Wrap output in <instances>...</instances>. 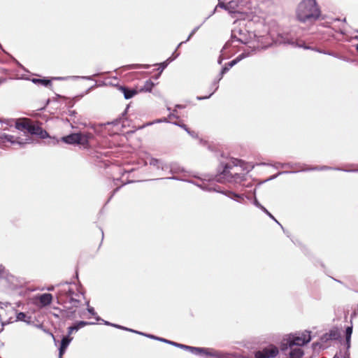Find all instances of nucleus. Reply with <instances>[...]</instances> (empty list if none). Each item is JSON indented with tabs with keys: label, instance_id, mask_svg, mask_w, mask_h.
<instances>
[{
	"label": "nucleus",
	"instance_id": "obj_1",
	"mask_svg": "<svg viewBox=\"0 0 358 358\" xmlns=\"http://www.w3.org/2000/svg\"><path fill=\"white\" fill-rule=\"evenodd\" d=\"M252 169V166H248L244 162L233 159L225 164L217 180L220 182L224 180L230 182H240L244 180L245 173Z\"/></svg>",
	"mask_w": 358,
	"mask_h": 358
},
{
	"label": "nucleus",
	"instance_id": "obj_2",
	"mask_svg": "<svg viewBox=\"0 0 358 358\" xmlns=\"http://www.w3.org/2000/svg\"><path fill=\"white\" fill-rule=\"evenodd\" d=\"M321 15V10L316 0H302L296 10L297 20L303 23L313 22Z\"/></svg>",
	"mask_w": 358,
	"mask_h": 358
},
{
	"label": "nucleus",
	"instance_id": "obj_3",
	"mask_svg": "<svg viewBox=\"0 0 358 358\" xmlns=\"http://www.w3.org/2000/svg\"><path fill=\"white\" fill-rule=\"evenodd\" d=\"M311 340L310 332L305 331L296 334L285 336L281 343V350H285L288 348H294V346H303Z\"/></svg>",
	"mask_w": 358,
	"mask_h": 358
},
{
	"label": "nucleus",
	"instance_id": "obj_4",
	"mask_svg": "<svg viewBox=\"0 0 358 358\" xmlns=\"http://www.w3.org/2000/svg\"><path fill=\"white\" fill-rule=\"evenodd\" d=\"M92 138L93 134L90 132H78L64 136L62 139L67 144H78L85 146L88 144L89 141Z\"/></svg>",
	"mask_w": 358,
	"mask_h": 358
},
{
	"label": "nucleus",
	"instance_id": "obj_5",
	"mask_svg": "<svg viewBox=\"0 0 358 358\" xmlns=\"http://www.w3.org/2000/svg\"><path fill=\"white\" fill-rule=\"evenodd\" d=\"M280 43L290 45L293 47H299L303 48L304 49H310L308 46L304 45L303 41L301 40H298L296 37H294L291 34H287L281 36Z\"/></svg>",
	"mask_w": 358,
	"mask_h": 358
},
{
	"label": "nucleus",
	"instance_id": "obj_6",
	"mask_svg": "<svg viewBox=\"0 0 358 358\" xmlns=\"http://www.w3.org/2000/svg\"><path fill=\"white\" fill-rule=\"evenodd\" d=\"M10 311L12 314L16 315V319L15 320V321H22L27 324H29L31 322V317L27 315L24 313H17L13 308H10ZM13 322L14 320H13V317H10L6 322L2 321V325L3 326L6 324L12 323Z\"/></svg>",
	"mask_w": 358,
	"mask_h": 358
},
{
	"label": "nucleus",
	"instance_id": "obj_7",
	"mask_svg": "<svg viewBox=\"0 0 358 358\" xmlns=\"http://www.w3.org/2000/svg\"><path fill=\"white\" fill-rule=\"evenodd\" d=\"M199 187H201L202 189L203 190H206V191H215V192H221L223 194L226 195L227 196H228L229 198L234 200V199H236V198H241V196H238V194H236L235 192H233L231 191H224V192H221L218 189H216L215 188H213L211 187H209L208 185H206L204 182H203L202 184H199L197 185Z\"/></svg>",
	"mask_w": 358,
	"mask_h": 358
},
{
	"label": "nucleus",
	"instance_id": "obj_8",
	"mask_svg": "<svg viewBox=\"0 0 358 358\" xmlns=\"http://www.w3.org/2000/svg\"><path fill=\"white\" fill-rule=\"evenodd\" d=\"M27 131L30 134L38 136L41 138H45L46 137L48 136V133L45 131L43 130V129L41 127L36 124H34L31 122H30Z\"/></svg>",
	"mask_w": 358,
	"mask_h": 358
},
{
	"label": "nucleus",
	"instance_id": "obj_9",
	"mask_svg": "<svg viewBox=\"0 0 358 358\" xmlns=\"http://www.w3.org/2000/svg\"><path fill=\"white\" fill-rule=\"evenodd\" d=\"M1 136H3V141H1V143H3V142H5V141H6L8 142L11 143L12 144L18 143L20 145H24L26 143H30L31 142V138L29 137L25 139V141H23L22 139H20V138H15V136H13L5 134H1Z\"/></svg>",
	"mask_w": 358,
	"mask_h": 358
},
{
	"label": "nucleus",
	"instance_id": "obj_10",
	"mask_svg": "<svg viewBox=\"0 0 358 358\" xmlns=\"http://www.w3.org/2000/svg\"><path fill=\"white\" fill-rule=\"evenodd\" d=\"M71 340H72V338H70L69 336H64L62 338V342H61V345H60V348H59V355H60V357H62V355H64V353L66 351V348L68 347V345L71 343Z\"/></svg>",
	"mask_w": 358,
	"mask_h": 358
},
{
	"label": "nucleus",
	"instance_id": "obj_11",
	"mask_svg": "<svg viewBox=\"0 0 358 358\" xmlns=\"http://www.w3.org/2000/svg\"><path fill=\"white\" fill-rule=\"evenodd\" d=\"M41 306H45L51 303L52 296L50 294H43L38 297Z\"/></svg>",
	"mask_w": 358,
	"mask_h": 358
},
{
	"label": "nucleus",
	"instance_id": "obj_12",
	"mask_svg": "<svg viewBox=\"0 0 358 358\" xmlns=\"http://www.w3.org/2000/svg\"><path fill=\"white\" fill-rule=\"evenodd\" d=\"M303 351L299 348H290L289 357L287 358H301Z\"/></svg>",
	"mask_w": 358,
	"mask_h": 358
},
{
	"label": "nucleus",
	"instance_id": "obj_13",
	"mask_svg": "<svg viewBox=\"0 0 358 358\" xmlns=\"http://www.w3.org/2000/svg\"><path fill=\"white\" fill-rule=\"evenodd\" d=\"M201 356L208 357H219L220 353L210 348H203V351H201Z\"/></svg>",
	"mask_w": 358,
	"mask_h": 358
},
{
	"label": "nucleus",
	"instance_id": "obj_14",
	"mask_svg": "<svg viewBox=\"0 0 358 358\" xmlns=\"http://www.w3.org/2000/svg\"><path fill=\"white\" fill-rule=\"evenodd\" d=\"M30 122H31L29 120H17L15 124L16 129L18 130L27 131Z\"/></svg>",
	"mask_w": 358,
	"mask_h": 358
},
{
	"label": "nucleus",
	"instance_id": "obj_15",
	"mask_svg": "<svg viewBox=\"0 0 358 358\" xmlns=\"http://www.w3.org/2000/svg\"><path fill=\"white\" fill-rule=\"evenodd\" d=\"M266 355H267V358L275 357L278 354V349L275 346H270L268 348H264Z\"/></svg>",
	"mask_w": 358,
	"mask_h": 358
},
{
	"label": "nucleus",
	"instance_id": "obj_16",
	"mask_svg": "<svg viewBox=\"0 0 358 358\" xmlns=\"http://www.w3.org/2000/svg\"><path fill=\"white\" fill-rule=\"evenodd\" d=\"M120 90L123 93L124 96L126 99H131L137 94V92L136 90H129L124 87H121Z\"/></svg>",
	"mask_w": 358,
	"mask_h": 358
},
{
	"label": "nucleus",
	"instance_id": "obj_17",
	"mask_svg": "<svg viewBox=\"0 0 358 358\" xmlns=\"http://www.w3.org/2000/svg\"><path fill=\"white\" fill-rule=\"evenodd\" d=\"M352 334V327H348L345 330V337H346V348L348 350L350 347V338Z\"/></svg>",
	"mask_w": 358,
	"mask_h": 358
},
{
	"label": "nucleus",
	"instance_id": "obj_18",
	"mask_svg": "<svg viewBox=\"0 0 358 358\" xmlns=\"http://www.w3.org/2000/svg\"><path fill=\"white\" fill-rule=\"evenodd\" d=\"M149 163L151 166H155L157 169H164L163 162L160 159L151 158Z\"/></svg>",
	"mask_w": 358,
	"mask_h": 358
},
{
	"label": "nucleus",
	"instance_id": "obj_19",
	"mask_svg": "<svg viewBox=\"0 0 358 358\" xmlns=\"http://www.w3.org/2000/svg\"><path fill=\"white\" fill-rule=\"evenodd\" d=\"M154 86L155 84L151 80H146L143 87L141 89V91L150 92Z\"/></svg>",
	"mask_w": 358,
	"mask_h": 358
},
{
	"label": "nucleus",
	"instance_id": "obj_20",
	"mask_svg": "<svg viewBox=\"0 0 358 358\" xmlns=\"http://www.w3.org/2000/svg\"><path fill=\"white\" fill-rule=\"evenodd\" d=\"M94 323H92V322H84V321H80V322H77L76 324H75L74 325L72 326V327L73 328V329L75 330V331H77L78 330H79L80 329L87 326V325H90V324H94Z\"/></svg>",
	"mask_w": 358,
	"mask_h": 358
},
{
	"label": "nucleus",
	"instance_id": "obj_21",
	"mask_svg": "<svg viewBox=\"0 0 358 358\" xmlns=\"http://www.w3.org/2000/svg\"><path fill=\"white\" fill-rule=\"evenodd\" d=\"M178 56V54H176L173 57H169L166 62L159 64V65L160 67L159 68V70H160L159 73H161L164 69L167 66L168 64L173 60H174Z\"/></svg>",
	"mask_w": 358,
	"mask_h": 358
},
{
	"label": "nucleus",
	"instance_id": "obj_22",
	"mask_svg": "<svg viewBox=\"0 0 358 358\" xmlns=\"http://www.w3.org/2000/svg\"><path fill=\"white\" fill-rule=\"evenodd\" d=\"M31 81L35 84L42 85L44 86H48L50 85V80L46 79L33 78Z\"/></svg>",
	"mask_w": 358,
	"mask_h": 358
},
{
	"label": "nucleus",
	"instance_id": "obj_23",
	"mask_svg": "<svg viewBox=\"0 0 358 358\" xmlns=\"http://www.w3.org/2000/svg\"><path fill=\"white\" fill-rule=\"evenodd\" d=\"M220 80H217V81H214L212 84V87H213V91L212 92V93L209 95V96H197L196 99L198 100H203V99H208L209 98L219 87V85H218V83H219Z\"/></svg>",
	"mask_w": 358,
	"mask_h": 358
},
{
	"label": "nucleus",
	"instance_id": "obj_24",
	"mask_svg": "<svg viewBox=\"0 0 358 358\" xmlns=\"http://www.w3.org/2000/svg\"><path fill=\"white\" fill-rule=\"evenodd\" d=\"M69 78H73V79H77V78H81L85 80H91V76H71V77H57L55 78L54 79L58 80H68Z\"/></svg>",
	"mask_w": 358,
	"mask_h": 358
},
{
	"label": "nucleus",
	"instance_id": "obj_25",
	"mask_svg": "<svg viewBox=\"0 0 358 358\" xmlns=\"http://www.w3.org/2000/svg\"><path fill=\"white\" fill-rule=\"evenodd\" d=\"M237 31L236 30L232 31L231 37L234 39H236L238 41H240L241 43H246L244 38L242 36V34L241 32H238V35H237Z\"/></svg>",
	"mask_w": 358,
	"mask_h": 358
},
{
	"label": "nucleus",
	"instance_id": "obj_26",
	"mask_svg": "<svg viewBox=\"0 0 358 358\" xmlns=\"http://www.w3.org/2000/svg\"><path fill=\"white\" fill-rule=\"evenodd\" d=\"M187 350H189L190 352H192L194 355H200L201 351H203V348L188 346L187 348Z\"/></svg>",
	"mask_w": 358,
	"mask_h": 358
},
{
	"label": "nucleus",
	"instance_id": "obj_27",
	"mask_svg": "<svg viewBox=\"0 0 358 358\" xmlns=\"http://www.w3.org/2000/svg\"><path fill=\"white\" fill-rule=\"evenodd\" d=\"M199 29V27H195L192 31V32L190 33V34L189 35L188 38H187V40L185 41H182L181 43H180L177 47V48H180L181 46V45L184 43H186L187 41H188L191 38L192 36L197 31V30Z\"/></svg>",
	"mask_w": 358,
	"mask_h": 358
},
{
	"label": "nucleus",
	"instance_id": "obj_28",
	"mask_svg": "<svg viewBox=\"0 0 358 358\" xmlns=\"http://www.w3.org/2000/svg\"><path fill=\"white\" fill-rule=\"evenodd\" d=\"M326 337L330 338L331 340H335L338 337V334L336 331H331L329 333L326 334Z\"/></svg>",
	"mask_w": 358,
	"mask_h": 358
},
{
	"label": "nucleus",
	"instance_id": "obj_29",
	"mask_svg": "<svg viewBox=\"0 0 358 358\" xmlns=\"http://www.w3.org/2000/svg\"><path fill=\"white\" fill-rule=\"evenodd\" d=\"M255 358H267L264 349L255 353Z\"/></svg>",
	"mask_w": 358,
	"mask_h": 358
},
{
	"label": "nucleus",
	"instance_id": "obj_30",
	"mask_svg": "<svg viewBox=\"0 0 358 358\" xmlns=\"http://www.w3.org/2000/svg\"><path fill=\"white\" fill-rule=\"evenodd\" d=\"M243 58V56L242 55H239L237 58H236L235 59L231 61L229 64H228V66L229 68H231L233 66H234L235 64H236L241 59Z\"/></svg>",
	"mask_w": 358,
	"mask_h": 358
},
{
	"label": "nucleus",
	"instance_id": "obj_31",
	"mask_svg": "<svg viewBox=\"0 0 358 358\" xmlns=\"http://www.w3.org/2000/svg\"><path fill=\"white\" fill-rule=\"evenodd\" d=\"M129 331H132V332H135V333H136V334H141V335H144V336H147V337H148V338H153V339H156V340H157V338H158V337L155 336H153V335L145 334H143V333H141V332H138V331H134V330H132V329H129Z\"/></svg>",
	"mask_w": 358,
	"mask_h": 358
},
{
	"label": "nucleus",
	"instance_id": "obj_32",
	"mask_svg": "<svg viewBox=\"0 0 358 358\" xmlns=\"http://www.w3.org/2000/svg\"><path fill=\"white\" fill-rule=\"evenodd\" d=\"M229 69L230 68L229 66H224V68H222L218 80H220L222 78L223 75L226 73L229 70Z\"/></svg>",
	"mask_w": 358,
	"mask_h": 358
},
{
	"label": "nucleus",
	"instance_id": "obj_33",
	"mask_svg": "<svg viewBox=\"0 0 358 358\" xmlns=\"http://www.w3.org/2000/svg\"><path fill=\"white\" fill-rule=\"evenodd\" d=\"M261 210H262L266 215H268L271 218L274 220L278 224L280 223L275 219V217L265 208L264 206H261Z\"/></svg>",
	"mask_w": 358,
	"mask_h": 358
},
{
	"label": "nucleus",
	"instance_id": "obj_34",
	"mask_svg": "<svg viewBox=\"0 0 358 358\" xmlns=\"http://www.w3.org/2000/svg\"><path fill=\"white\" fill-rule=\"evenodd\" d=\"M104 323H105V324H106V325H111V326L115 327H117V328H120V329H125V330L129 331V329H127V328L123 327L120 326V325L110 324V322H106V321H105V322H104Z\"/></svg>",
	"mask_w": 358,
	"mask_h": 358
},
{
	"label": "nucleus",
	"instance_id": "obj_35",
	"mask_svg": "<svg viewBox=\"0 0 358 358\" xmlns=\"http://www.w3.org/2000/svg\"><path fill=\"white\" fill-rule=\"evenodd\" d=\"M176 125H178L179 127H180L181 128H182L183 129H185L188 134H191V131L189 130V129L187 128V127L184 124H178V123H174Z\"/></svg>",
	"mask_w": 358,
	"mask_h": 358
},
{
	"label": "nucleus",
	"instance_id": "obj_36",
	"mask_svg": "<svg viewBox=\"0 0 358 358\" xmlns=\"http://www.w3.org/2000/svg\"><path fill=\"white\" fill-rule=\"evenodd\" d=\"M10 304L8 302H0V308L3 309L8 306H10Z\"/></svg>",
	"mask_w": 358,
	"mask_h": 358
},
{
	"label": "nucleus",
	"instance_id": "obj_37",
	"mask_svg": "<svg viewBox=\"0 0 358 358\" xmlns=\"http://www.w3.org/2000/svg\"><path fill=\"white\" fill-rule=\"evenodd\" d=\"M87 311L93 316H95L96 315V313H95L94 311V308L92 307H88L87 308Z\"/></svg>",
	"mask_w": 358,
	"mask_h": 358
},
{
	"label": "nucleus",
	"instance_id": "obj_38",
	"mask_svg": "<svg viewBox=\"0 0 358 358\" xmlns=\"http://www.w3.org/2000/svg\"><path fill=\"white\" fill-rule=\"evenodd\" d=\"M238 196H241V198H236V199H234V201L243 203L244 201V195L243 194H238Z\"/></svg>",
	"mask_w": 358,
	"mask_h": 358
},
{
	"label": "nucleus",
	"instance_id": "obj_39",
	"mask_svg": "<svg viewBox=\"0 0 358 358\" xmlns=\"http://www.w3.org/2000/svg\"><path fill=\"white\" fill-rule=\"evenodd\" d=\"M254 204H255L257 208H260V209H261V206H262L259 203V202L257 201V199H255V201H254Z\"/></svg>",
	"mask_w": 358,
	"mask_h": 358
},
{
	"label": "nucleus",
	"instance_id": "obj_40",
	"mask_svg": "<svg viewBox=\"0 0 358 358\" xmlns=\"http://www.w3.org/2000/svg\"><path fill=\"white\" fill-rule=\"evenodd\" d=\"M177 347H178L180 348H182V349L187 350V348L188 347V345H183V344L178 343Z\"/></svg>",
	"mask_w": 358,
	"mask_h": 358
},
{
	"label": "nucleus",
	"instance_id": "obj_41",
	"mask_svg": "<svg viewBox=\"0 0 358 358\" xmlns=\"http://www.w3.org/2000/svg\"><path fill=\"white\" fill-rule=\"evenodd\" d=\"M219 6L221 7V8H224L225 10H229V6L228 5H226L224 3H220Z\"/></svg>",
	"mask_w": 358,
	"mask_h": 358
},
{
	"label": "nucleus",
	"instance_id": "obj_42",
	"mask_svg": "<svg viewBox=\"0 0 358 358\" xmlns=\"http://www.w3.org/2000/svg\"><path fill=\"white\" fill-rule=\"evenodd\" d=\"M5 269L4 267L0 264V276H2L4 273Z\"/></svg>",
	"mask_w": 358,
	"mask_h": 358
},
{
	"label": "nucleus",
	"instance_id": "obj_43",
	"mask_svg": "<svg viewBox=\"0 0 358 358\" xmlns=\"http://www.w3.org/2000/svg\"><path fill=\"white\" fill-rule=\"evenodd\" d=\"M321 340H322V341H329V340H331V338H328V337H326V334H324V335L321 337Z\"/></svg>",
	"mask_w": 358,
	"mask_h": 358
},
{
	"label": "nucleus",
	"instance_id": "obj_44",
	"mask_svg": "<svg viewBox=\"0 0 358 358\" xmlns=\"http://www.w3.org/2000/svg\"><path fill=\"white\" fill-rule=\"evenodd\" d=\"M175 112H176V110H173V113H171L170 115H169V118H171V117H174V118H178V117L177 115H176L175 114Z\"/></svg>",
	"mask_w": 358,
	"mask_h": 358
},
{
	"label": "nucleus",
	"instance_id": "obj_45",
	"mask_svg": "<svg viewBox=\"0 0 358 358\" xmlns=\"http://www.w3.org/2000/svg\"><path fill=\"white\" fill-rule=\"evenodd\" d=\"M73 331H75V330L73 329V328L71 327H69V331H68V333H69V336L70 334H71Z\"/></svg>",
	"mask_w": 358,
	"mask_h": 358
},
{
	"label": "nucleus",
	"instance_id": "obj_46",
	"mask_svg": "<svg viewBox=\"0 0 358 358\" xmlns=\"http://www.w3.org/2000/svg\"><path fill=\"white\" fill-rule=\"evenodd\" d=\"M73 331H75V330L73 329V328L71 327H69V331H68V333H69V336L70 334H71Z\"/></svg>",
	"mask_w": 358,
	"mask_h": 358
},
{
	"label": "nucleus",
	"instance_id": "obj_47",
	"mask_svg": "<svg viewBox=\"0 0 358 358\" xmlns=\"http://www.w3.org/2000/svg\"><path fill=\"white\" fill-rule=\"evenodd\" d=\"M157 340L158 341H162V342H164V343H169V341L168 340L165 339V338H157Z\"/></svg>",
	"mask_w": 358,
	"mask_h": 358
},
{
	"label": "nucleus",
	"instance_id": "obj_48",
	"mask_svg": "<svg viewBox=\"0 0 358 358\" xmlns=\"http://www.w3.org/2000/svg\"><path fill=\"white\" fill-rule=\"evenodd\" d=\"M71 301L74 303L75 306H77V304L79 303V301L76 299H71Z\"/></svg>",
	"mask_w": 358,
	"mask_h": 358
},
{
	"label": "nucleus",
	"instance_id": "obj_49",
	"mask_svg": "<svg viewBox=\"0 0 358 358\" xmlns=\"http://www.w3.org/2000/svg\"><path fill=\"white\" fill-rule=\"evenodd\" d=\"M169 343L171 344V345H173L174 346H176L177 347V345H178V343H175L173 341H169Z\"/></svg>",
	"mask_w": 358,
	"mask_h": 358
},
{
	"label": "nucleus",
	"instance_id": "obj_50",
	"mask_svg": "<svg viewBox=\"0 0 358 358\" xmlns=\"http://www.w3.org/2000/svg\"><path fill=\"white\" fill-rule=\"evenodd\" d=\"M176 108H185V106H182V105H179V104H178V105H176Z\"/></svg>",
	"mask_w": 358,
	"mask_h": 358
},
{
	"label": "nucleus",
	"instance_id": "obj_51",
	"mask_svg": "<svg viewBox=\"0 0 358 358\" xmlns=\"http://www.w3.org/2000/svg\"><path fill=\"white\" fill-rule=\"evenodd\" d=\"M192 137H196V133L194 131H191V134H189Z\"/></svg>",
	"mask_w": 358,
	"mask_h": 358
},
{
	"label": "nucleus",
	"instance_id": "obj_52",
	"mask_svg": "<svg viewBox=\"0 0 358 358\" xmlns=\"http://www.w3.org/2000/svg\"><path fill=\"white\" fill-rule=\"evenodd\" d=\"M162 122H169L167 118H164V119H162Z\"/></svg>",
	"mask_w": 358,
	"mask_h": 358
},
{
	"label": "nucleus",
	"instance_id": "obj_53",
	"mask_svg": "<svg viewBox=\"0 0 358 358\" xmlns=\"http://www.w3.org/2000/svg\"><path fill=\"white\" fill-rule=\"evenodd\" d=\"M155 122H157V123H159V122H162V119H158V120H157L155 121Z\"/></svg>",
	"mask_w": 358,
	"mask_h": 358
},
{
	"label": "nucleus",
	"instance_id": "obj_54",
	"mask_svg": "<svg viewBox=\"0 0 358 358\" xmlns=\"http://www.w3.org/2000/svg\"><path fill=\"white\" fill-rule=\"evenodd\" d=\"M53 289H54V288H53V287H48V291H52V290H53Z\"/></svg>",
	"mask_w": 358,
	"mask_h": 358
},
{
	"label": "nucleus",
	"instance_id": "obj_55",
	"mask_svg": "<svg viewBox=\"0 0 358 358\" xmlns=\"http://www.w3.org/2000/svg\"><path fill=\"white\" fill-rule=\"evenodd\" d=\"M1 141H3V136L0 135V143H1Z\"/></svg>",
	"mask_w": 358,
	"mask_h": 358
},
{
	"label": "nucleus",
	"instance_id": "obj_56",
	"mask_svg": "<svg viewBox=\"0 0 358 358\" xmlns=\"http://www.w3.org/2000/svg\"><path fill=\"white\" fill-rule=\"evenodd\" d=\"M148 67H149V65H144V66H143V68H144V69H148Z\"/></svg>",
	"mask_w": 358,
	"mask_h": 358
},
{
	"label": "nucleus",
	"instance_id": "obj_57",
	"mask_svg": "<svg viewBox=\"0 0 358 358\" xmlns=\"http://www.w3.org/2000/svg\"><path fill=\"white\" fill-rule=\"evenodd\" d=\"M66 287H68V285H66L64 286V288H66ZM64 291H66V289H64Z\"/></svg>",
	"mask_w": 358,
	"mask_h": 358
},
{
	"label": "nucleus",
	"instance_id": "obj_58",
	"mask_svg": "<svg viewBox=\"0 0 358 358\" xmlns=\"http://www.w3.org/2000/svg\"><path fill=\"white\" fill-rule=\"evenodd\" d=\"M356 50L358 52V43L356 45Z\"/></svg>",
	"mask_w": 358,
	"mask_h": 358
},
{
	"label": "nucleus",
	"instance_id": "obj_59",
	"mask_svg": "<svg viewBox=\"0 0 358 358\" xmlns=\"http://www.w3.org/2000/svg\"><path fill=\"white\" fill-rule=\"evenodd\" d=\"M175 178H174V177H173V178H171V177L167 178V179H175Z\"/></svg>",
	"mask_w": 358,
	"mask_h": 358
},
{
	"label": "nucleus",
	"instance_id": "obj_60",
	"mask_svg": "<svg viewBox=\"0 0 358 358\" xmlns=\"http://www.w3.org/2000/svg\"><path fill=\"white\" fill-rule=\"evenodd\" d=\"M96 320H98V321L101 320V319L99 318V317H96Z\"/></svg>",
	"mask_w": 358,
	"mask_h": 358
},
{
	"label": "nucleus",
	"instance_id": "obj_61",
	"mask_svg": "<svg viewBox=\"0 0 358 358\" xmlns=\"http://www.w3.org/2000/svg\"><path fill=\"white\" fill-rule=\"evenodd\" d=\"M134 66H132L131 69H134L135 68Z\"/></svg>",
	"mask_w": 358,
	"mask_h": 358
},
{
	"label": "nucleus",
	"instance_id": "obj_62",
	"mask_svg": "<svg viewBox=\"0 0 358 358\" xmlns=\"http://www.w3.org/2000/svg\"><path fill=\"white\" fill-rule=\"evenodd\" d=\"M324 54H328L329 55H331V53H327V52H324Z\"/></svg>",
	"mask_w": 358,
	"mask_h": 358
},
{
	"label": "nucleus",
	"instance_id": "obj_63",
	"mask_svg": "<svg viewBox=\"0 0 358 358\" xmlns=\"http://www.w3.org/2000/svg\"><path fill=\"white\" fill-rule=\"evenodd\" d=\"M62 357H60V355H59V358H62Z\"/></svg>",
	"mask_w": 358,
	"mask_h": 358
},
{
	"label": "nucleus",
	"instance_id": "obj_64",
	"mask_svg": "<svg viewBox=\"0 0 358 358\" xmlns=\"http://www.w3.org/2000/svg\"><path fill=\"white\" fill-rule=\"evenodd\" d=\"M334 358H336V357H334Z\"/></svg>",
	"mask_w": 358,
	"mask_h": 358
}]
</instances>
